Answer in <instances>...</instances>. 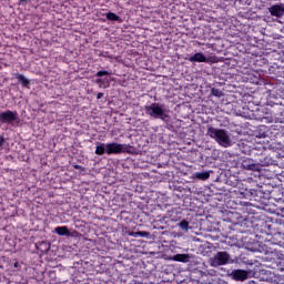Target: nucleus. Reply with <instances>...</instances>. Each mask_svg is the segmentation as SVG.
<instances>
[{
    "label": "nucleus",
    "instance_id": "11",
    "mask_svg": "<svg viewBox=\"0 0 284 284\" xmlns=\"http://www.w3.org/2000/svg\"><path fill=\"white\" fill-rule=\"evenodd\" d=\"M275 201H282L284 203V189H275L272 191Z\"/></svg>",
    "mask_w": 284,
    "mask_h": 284
},
{
    "label": "nucleus",
    "instance_id": "6",
    "mask_svg": "<svg viewBox=\"0 0 284 284\" xmlns=\"http://www.w3.org/2000/svg\"><path fill=\"white\" fill-rule=\"evenodd\" d=\"M268 12L271 17L281 19V17L284 14V7L282 4H273L271 8H268Z\"/></svg>",
    "mask_w": 284,
    "mask_h": 284
},
{
    "label": "nucleus",
    "instance_id": "26",
    "mask_svg": "<svg viewBox=\"0 0 284 284\" xmlns=\"http://www.w3.org/2000/svg\"><path fill=\"white\" fill-rule=\"evenodd\" d=\"M73 168H74L75 170H83V168H82L81 165H73Z\"/></svg>",
    "mask_w": 284,
    "mask_h": 284
},
{
    "label": "nucleus",
    "instance_id": "24",
    "mask_svg": "<svg viewBox=\"0 0 284 284\" xmlns=\"http://www.w3.org/2000/svg\"><path fill=\"white\" fill-rule=\"evenodd\" d=\"M250 194H251V196H254L256 194V190L250 189Z\"/></svg>",
    "mask_w": 284,
    "mask_h": 284
},
{
    "label": "nucleus",
    "instance_id": "14",
    "mask_svg": "<svg viewBox=\"0 0 284 284\" xmlns=\"http://www.w3.org/2000/svg\"><path fill=\"white\" fill-rule=\"evenodd\" d=\"M195 178L200 179V181H207V179H210V172H196Z\"/></svg>",
    "mask_w": 284,
    "mask_h": 284
},
{
    "label": "nucleus",
    "instance_id": "13",
    "mask_svg": "<svg viewBox=\"0 0 284 284\" xmlns=\"http://www.w3.org/2000/svg\"><path fill=\"white\" fill-rule=\"evenodd\" d=\"M55 232L59 236H70V231L67 226H58L55 227Z\"/></svg>",
    "mask_w": 284,
    "mask_h": 284
},
{
    "label": "nucleus",
    "instance_id": "15",
    "mask_svg": "<svg viewBox=\"0 0 284 284\" xmlns=\"http://www.w3.org/2000/svg\"><path fill=\"white\" fill-rule=\"evenodd\" d=\"M106 19H108V21H119V19H121V17H119L114 12H108L106 13Z\"/></svg>",
    "mask_w": 284,
    "mask_h": 284
},
{
    "label": "nucleus",
    "instance_id": "27",
    "mask_svg": "<svg viewBox=\"0 0 284 284\" xmlns=\"http://www.w3.org/2000/svg\"><path fill=\"white\" fill-rule=\"evenodd\" d=\"M24 1H28V0H20V3H24Z\"/></svg>",
    "mask_w": 284,
    "mask_h": 284
},
{
    "label": "nucleus",
    "instance_id": "10",
    "mask_svg": "<svg viewBox=\"0 0 284 284\" xmlns=\"http://www.w3.org/2000/svg\"><path fill=\"white\" fill-rule=\"evenodd\" d=\"M242 166L244 168V170H251L252 172L258 171V165L252 163V160H244L242 162Z\"/></svg>",
    "mask_w": 284,
    "mask_h": 284
},
{
    "label": "nucleus",
    "instance_id": "5",
    "mask_svg": "<svg viewBox=\"0 0 284 284\" xmlns=\"http://www.w3.org/2000/svg\"><path fill=\"white\" fill-rule=\"evenodd\" d=\"M19 120V113L17 111H4L0 113V123H14Z\"/></svg>",
    "mask_w": 284,
    "mask_h": 284
},
{
    "label": "nucleus",
    "instance_id": "17",
    "mask_svg": "<svg viewBox=\"0 0 284 284\" xmlns=\"http://www.w3.org/2000/svg\"><path fill=\"white\" fill-rule=\"evenodd\" d=\"M180 227L181 230H185L187 232L190 230V222H187V220H182L180 222Z\"/></svg>",
    "mask_w": 284,
    "mask_h": 284
},
{
    "label": "nucleus",
    "instance_id": "4",
    "mask_svg": "<svg viewBox=\"0 0 284 284\" xmlns=\"http://www.w3.org/2000/svg\"><path fill=\"white\" fill-rule=\"evenodd\" d=\"M230 263V254L225 251L217 252L211 260L212 267H220V265H227Z\"/></svg>",
    "mask_w": 284,
    "mask_h": 284
},
{
    "label": "nucleus",
    "instance_id": "3",
    "mask_svg": "<svg viewBox=\"0 0 284 284\" xmlns=\"http://www.w3.org/2000/svg\"><path fill=\"white\" fill-rule=\"evenodd\" d=\"M145 114L152 116L153 119H161L164 123H169L170 114L168 111L163 110V105L154 102L151 105L144 106Z\"/></svg>",
    "mask_w": 284,
    "mask_h": 284
},
{
    "label": "nucleus",
    "instance_id": "18",
    "mask_svg": "<svg viewBox=\"0 0 284 284\" xmlns=\"http://www.w3.org/2000/svg\"><path fill=\"white\" fill-rule=\"evenodd\" d=\"M139 236L142 239H148V236H150V233L145 231H138V237Z\"/></svg>",
    "mask_w": 284,
    "mask_h": 284
},
{
    "label": "nucleus",
    "instance_id": "23",
    "mask_svg": "<svg viewBox=\"0 0 284 284\" xmlns=\"http://www.w3.org/2000/svg\"><path fill=\"white\" fill-rule=\"evenodd\" d=\"M3 143H6V140L3 139L2 135H0V148H1V145H3Z\"/></svg>",
    "mask_w": 284,
    "mask_h": 284
},
{
    "label": "nucleus",
    "instance_id": "12",
    "mask_svg": "<svg viewBox=\"0 0 284 284\" xmlns=\"http://www.w3.org/2000/svg\"><path fill=\"white\" fill-rule=\"evenodd\" d=\"M16 79L23 88H28V85H30V80H28V78L23 77L21 73L16 74Z\"/></svg>",
    "mask_w": 284,
    "mask_h": 284
},
{
    "label": "nucleus",
    "instance_id": "21",
    "mask_svg": "<svg viewBox=\"0 0 284 284\" xmlns=\"http://www.w3.org/2000/svg\"><path fill=\"white\" fill-rule=\"evenodd\" d=\"M128 234H129V236H133L134 239H139L138 232L129 231Z\"/></svg>",
    "mask_w": 284,
    "mask_h": 284
},
{
    "label": "nucleus",
    "instance_id": "16",
    "mask_svg": "<svg viewBox=\"0 0 284 284\" xmlns=\"http://www.w3.org/2000/svg\"><path fill=\"white\" fill-rule=\"evenodd\" d=\"M211 94L213 97H217V99H221V97H223V92L220 91V89H216V88H212L211 89Z\"/></svg>",
    "mask_w": 284,
    "mask_h": 284
},
{
    "label": "nucleus",
    "instance_id": "25",
    "mask_svg": "<svg viewBox=\"0 0 284 284\" xmlns=\"http://www.w3.org/2000/svg\"><path fill=\"white\" fill-rule=\"evenodd\" d=\"M95 83H98V84L103 83V79H101V78L97 79V80H95Z\"/></svg>",
    "mask_w": 284,
    "mask_h": 284
},
{
    "label": "nucleus",
    "instance_id": "28",
    "mask_svg": "<svg viewBox=\"0 0 284 284\" xmlns=\"http://www.w3.org/2000/svg\"><path fill=\"white\" fill-rule=\"evenodd\" d=\"M77 234V232H72V236H74Z\"/></svg>",
    "mask_w": 284,
    "mask_h": 284
},
{
    "label": "nucleus",
    "instance_id": "22",
    "mask_svg": "<svg viewBox=\"0 0 284 284\" xmlns=\"http://www.w3.org/2000/svg\"><path fill=\"white\" fill-rule=\"evenodd\" d=\"M103 97H104V93L103 92H99L98 94H97V99L99 100V99H103Z\"/></svg>",
    "mask_w": 284,
    "mask_h": 284
},
{
    "label": "nucleus",
    "instance_id": "8",
    "mask_svg": "<svg viewBox=\"0 0 284 284\" xmlns=\"http://www.w3.org/2000/svg\"><path fill=\"white\" fill-rule=\"evenodd\" d=\"M189 61L191 63H207V57L203 54L202 52H197L189 58Z\"/></svg>",
    "mask_w": 284,
    "mask_h": 284
},
{
    "label": "nucleus",
    "instance_id": "19",
    "mask_svg": "<svg viewBox=\"0 0 284 284\" xmlns=\"http://www.w3.org/2000/svg\"><path fill=\"white\" fill-rule=\"evenodd\" d=\"M95 77H110V71H98Z\"/></svg>",
    "mask_w": 284,
    "mask_h": 284
},
{
    "label": "nucleus",
    "instance_id": "20",
    "mask_svg": "<svg viewBox=\"0 0 284 284\" xmlns=\"http://www.w3.org/2000/svg\"><path fill=\"white\" fill-rule=\"evenodd\" d=\"M274 281L277 282V284H284V278L282 275H275Z\"/></svg>",
    "mask_w": 284,
    "mask_h": 284
},
{
    "label": "nucleus",
    "instance_id": "2",
    "mask_svg": "<svg viewBox=\"0 0 284 284\" xmlns=\"http://www.w3.org/2000/svg\"><path fill=\"white\" fill-rule=\"evenodd\" d=\"M206 135L211 139H214L219 145L222 148H230L232 145V141L230 140V134L224 129H216L214 126H209L206 131Z\"/></svg>",
    "mask_w": 284,
    "mask_h": 284
},
{
    "label": "nucleus",
    "instance_id": "9",
    "mask_svg": "<svg viewBox=\"0 0 284 284\" xmlns=\"http://www.w3.org/2000/svg\"><path fill=\"white\" fill-rule=\"evenodd\" d=\"M173 261H175L176 263H190V261H192V255L190 254H175L172 257Z\"/></svg>",
    "mask_w": 284,
    "mask_h": 284
},
{
    "label": "nucleus",
    "instance_id": "7",
    "mask_svg": "<svg viewBox=\"0 0 284 284\" xmlns=\"http://www.w3.org/2000/svg\"><path fill=\"white\" fill-rule=\"evenodd\" d=\"M233 281H247V271L244 270H234L231 273Z\"/></svg>",
    "mask_w": 284,
    "mask_h": 284
},
{
    "label": "nucleus",
    "instance_id": "1",
    "mask_svg": "<svg viewBox=\"0 0 284 284\" xmlns=\"http://www.w3.org/2000/svg\"><path fill=\"white\" fill-rule=\"evenodd\" d=\"M122 152H128V145L112 142V143H99L95 148V154L98 156H103V154H108L109 156L112 154H122Z\"/></svg>",
    "mask_w": 284,
    "mask_h": 284
}]
</instances>
